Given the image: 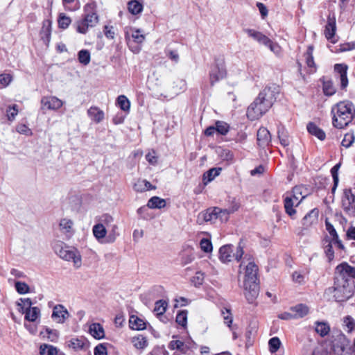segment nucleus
<instances>
[{"instance_id": "obj_1", "label": "nucleus", "mask_w": 355, "mask_h": 355, "mask_svg": "<svg viewBox=\"0 0 355 355\" xmlns=\"http://www.w3.org/2000/svg\"><path fill=\"white\" fill-rule=\"evenodd\" d=\"M279 93V88L277 85L272 84L266 86L248 106L246 114L248 118L254 121L261 117L272 106Z\"/></svg>"}, {"instance_id": "obj_2", "label": "nucleus", "mask_w": 355, "mask_h": 355, "mask_svg": "<svg viewBox=\"0 0 355 355\" xmlns=\"http://www.w3.org/2000/svg\"><path fill=\"white\" fill-rule=\"evenodd\" d=\"M331 114L334 127L342 129L347 126L355 117V106L349 101H340L331 107Z\"/></svg>"}, {"instance_id": "obj_3", "label": "nucleus", "mask_w": 355, "mask_h": 355, "mask_svg": "<svg viewBox=\"0 0 355 355\" xmlns=\"http://www.w3.org/2000/svg\"><path fill=\"white\" fill-rule=\"evenodd\" d=\"M258 266L254 261L245 266L244 289L245 296L248 303L252 304L259 293V279L257 277Z\"/></svg>"}, {"instance_id": "obj_4", "label": "nucleus", "mask_w": 355, "mask_h": 355, "mask_svg": "<svg viewBox=\"0 0 355 355\" xmlns=\"http://www.w3.org/2000/svg\"><path fill=\"white\" fill-rule=\"evenodd\" d=\"M98 22L97 4L95 1H90L84 6L82 18L76 21L73 26L78 33L86 34L89 28L96 26Z\"/></svg>"}, {"instance_id": "obj_5", "label": "nucleus", "mask_w": 355, "mask_h": 355, "mask_svg": "<svg viewBox=\"0 0 355 355\" xmlns=\"http://www.w3.org/2000/svg\"><path fill=\"white\" fill-rule=\"evenodd\" d=\"M331 350L337 355H350L349 340L339 330L333 331L331 340Z\"/></svg>"}, {"instance_id": "obj_6", "label": "nucleus", "mask_w": 355, "mask_h": 355, "mask_svg": "<svg viewBox=\"0 0 355 355\" xmlns=\"http://www.w3.org/2000/svg\"><path fill=\"white\" fill-rule=\"evenodd\" d=\"M55 252L62 259L73 262L76 268H79L82 264L81 256L76 250L71 249L63 243H58L54 247Z\"/></svg>"}, {"instance_id": "obj_7", "label": "nucleus", "mask_w": 355, "mask_h": 355, "mask_svg": "<svg viewBox=\"0 0 355 355\" xmlns=\"http://www.w3.org/2000/svg\"><path fill=\"white\" fill-rule=\"evenodd\" d=\"M234 245L232 244H227L221 246L219 249V259L223 263L230 262L232 259H234L237 261H240L244 254L243 245H242V241L239 243L236 248V251L233 253Z\"/></svg>"}, {"instance_id": "obj_8", "label": "nucleus", "mask_w": 355, "mask_h": 355, "mask_svg": "<svg viewBox=\"0 0 355 355\" xmlns=\"http://www.w3.org/2000/svg\"><path fill=\"white\" fill-rule=\"evenodd\" d=\"M226 76V69L223 58H215L214 64L211 66L209 72V79L211 85L225 78Z\"/></svg>"}, {"instance_id": "obj_9", "label": "nucleus", "mask_w": 355, "mask_h": 355, "mask_svg": "<svg viewBox=\"0 0 355 355\" xmlns=\"http://www.w3.org/2000/svg\"><path fill=\"white\" fill-rule=\"evenodd\" d=\"M342 206L346 214L355 217V194L352 193L350 188L343 190Z\"/></svg>"}, {"instance_id": "obj_10", "label": "nucleus", "mask_w": 355, "mask_h": 355, "mask_svg": "<svg viewBox=\"0 0 355 355\" xmlns=\"http://www.w3.org/2000/svg\"><path fill=\"white\" fill-rule=\"evenodd\" d=\"M226 212V211L223 210V209L218 207H209L206 210L201 211L198 214L197 220L200 224L202 222H210L211 223H214L218 217H221V214Z\"/></svg>"}, {"instance_id": "obj_11", "label": "nucleus", "mask_w": 355, "mask_h": 355, "mask_svg": "<svg viewBox=\"0 0 355 355\" xmlns=\"http://www.w3.org/2000/svg\"><path fill=\"white\" fill-rule=\"evenodd\" d=\"M335 274L337 275L335 279L339 282L340 279L345 284L347 282V277L355 279V267L343 262L336 266Z\"/></svg>"}, {"instance_id": "obj_12", "label": "nucleus", "mask_w": 355, "mask_h": 355, "mask_svg": "<svg viewBox=\"0 0 355 355\" xmlns=\"http://www.w3.org/2000/svg\"><path fill=\"white\" fill-rule=\"evenodd\" d=\"M336 31V23L335 15L334 13L332 15L329 13L327 17V21L324 28V35L328 40L331 41V42L334 44L336 42V40H333L335 36Z\"/></svg>"}, {"instance_id": "obj_13", "label": "nucleus", "mask_w": 355, "mask_h": 355, "mask_svg": "<svg viewBox=\"0 0 355 355\" xmlns=\"http://www.w3.org/2000/svg\"><path fill=\"white\" fill-rule=\"evenodd\" d=\"M67 347L74 351L87 350L89 347V343L86 338H72L67 343Z\"/></svg>"}, {"instance_id": "obj_14", "label": "nucleus", "mask_w": 355, "mask_h": 355, "mask_svg": "<svg viewBox=\"0 0 355 355\" xmlns=\"http://www.w3.org/2000/svg\"><path fill=\"white\" fill-rule=\"evenodd\" d=\"M42 108L56 110L60 108L63 102L55 96H44L41 100Z\"/></svg>"}, {"instance_id": "obj_15", "label": "nucleus", "mask_w": 355, "mask_h": 355, "mask_svg": "<svg viewBox=\"0 0 355 355\" xmlns=\"http://www.w3.org/2000/svg\"><path fill=\"white\" fill-rule=\"evenodd\" d=\"M19 312L25 314V320L30 322H35L40 315L39 308L35 306L33 309H25L20 302H16Z\"/></svg>"}, {"instance_id": "obj_16", "label": "nucleus", "mask_w": 355, "mask_h": 355, "mask_svg": "<svg viewBox=\"0 0 355 355\" xmlns=\"http://www.w3.org/2000/svg\"><path fill=\"white\" fill-rule=\"evenodd\" d=\"M257 144L259 147L265 148L271 142V135L266 128L261 127L257 134Z\"/></svg>"}, {"instance_id": "obj_17", "label": "nucleus", "mask_w": 355, "mask_h": 355, "mask_svg": "<svg viewBox=\"0 0 355 355\" xmlns=\"http://www.w3.org/2000/svg\"><path fill=\"white\" fill-rule=\"evenodd\" d=\"M69 316V313L63 305L58 304L54 306L51 317L57 322L64 323Z\"/></svg>"}, {"instance_id": "obj_18", "label": "nucleus", "mask_w": 355, "mask_h": 355, "mask_svg": "<svg viewBox=\"0 0 355 355\" xmlns=\"http://www.w3.org/2000/svg\"><path fill=\"white\" fill-rule=\"evenodd\" d=\"M348 67L345 64H336L334 65V71L340 75V88L345 89L348 85L347 78Z\"/></svg>"}, {"instance_id": "obj_19", "label": "nucleus", "mask_w": 355, "mask_h": 355, "mask_svg": "<svg viewBox=\"0 0 355 355\" xmlns=\"http://www.w3.org/2000/svg\"><path fill=\"white\" fill-rule=\"evenodd\" d=\"M335 285L336 286L334 287V297L336 302H345L347 301L350 295H347L344 293V290L345 289V284H343L342 286L338 284V282L336 280Z\"/></svg>"}, {"instance_id": "obj_20", "label": "nucleus", "mask_w": 355, "mask_h": 355, "mask_svg": "<svg viewBox=\"0 0 355 355\" xmlns=\"http://www.w3.org/2000/svg\"><path fill=\"white\" fill-rule=\"evenodd\" d=\"M92 232L94 237L98 241L104 243L106 238L107 230L105 226L102 223H97L93 226Z\"/></svg>"}, {"instance_id": "obj_21", "label": "nucleus", "mask_w": 355, "mask_h": 355, "mask_svg": "<svg viewBox=\"0 0 355 355\" xmlns=\"http://www.w3.org/2000/svg\"><path fill=\"white\" fill-rule=\"evenodd\" d=\"M307 131L311 135L316 137L321 141L326 138L325 132L313 122H309L306 125Z\"/></svg>"}, {"instance_id": "obj_22", "label": "nucleus", "mask_w": 355, "mask_h": 355, "mask_svg": "<svg viewBox=\"0 0 355 355\" xmlns=\"http://www.w3.org/2000/svg\"><path fill=\"white\" fill-rule=\"evenodd\" d=\"M87 114L90 119L96 123H101L104 119V112L96 106L91 107L87 110Z\"/></svg>"}, {"instance_id": "obj_23", "label": "nucleus", "mask_w": 355, "mask_h": 355, "mask_svg": "<svg viewBox=\"0 0 355 355\" xmlns=\"http://www.w3.org/2000/svg\"><path fill=\"white\" fill-rule=\"evenodd\" d=\"M290 310L293 312L295 319L302 318L306 316L309 311V307L304 304H298L291 307Z\"/></svg>"}, {"instance_id": "obj_24", "label": "nucleus", "mask_w": 355, "mask_h": 355, "mask_svg": "<svg viewBox=\"0 0 355 355\" xmlns=\"http://www.w3.org/2000/svg\"><path fill=\"white\" fill-rule=\"evenodd\" d=\"M89 334L96 339L100 340L105 337L103 326L99 323H92L89 328Z\"/></svg>"}, {"instance_id": "obj_25", "label": "nucleus", "mask_w": 355, "mask_h": 355, "mask_svg": "<svg viewBox=\"0 0 355 355\" xmlns=\"http://www.w3.org/2000/svg\"><path fill=\"white\" fill-rule=\"evenodd\" d=\"M319 211L315 208L308 212L302 219V223L304 226H310L314 223H316L318 218Z\"/></svg>"}, {"instance_id": "obj_26", "label": "nucleus", "mask_w": 355, "mask_h": 355, "mask_svg": "<svg viewBox=\"0 0 355 355\" xmlns=\"http://www.w3.org/2000/svg\"><path fill=\"white\" fill-rule=\"evenodd\" d=\"M129 326L132 329L138 331L145 329L146 327V322L142 319L134 315L130 317Z\"/></svg>"}, {"instance_id": "obj_27", "label": "nucleus", "mask_w": 355, "mask_h": 355, "mask_svg": "<svg viewBox=\"0 0 355 355\" xmlns=\"http://www.w3.org/2000/svg\"><path fill=\"white\" fill-rule=\"evenodd\" d=\"M221 168H211L207 171L202 177V180L205 184L211 182L216 177L220 175Z\"/></svg>"}, {"instance_id": "obj_28", "label": "nucleus", "mask_w": 355, "mask_h": 355, "mask_svg": "<svg viewBox=\"0 0 355 355\" xmlns=\"http://www.w3.org/2000/svg\"><path fill=\"white\" fill-rule=\"evenodd\" d=\"M147 207L150 209H162L166 207V201L158 196H153L148 201Z\"/></svg>"}, {"instance_id": "obj_29", "label": "nucleus", "mask_w": 355, "mask_h": 355, "mask_svg": "<svg viewBox=\"0 0 355 355\" xmlns=\"http://www.w3.org/2000/svg\"><path fill=\"white\" fill-rule=\"evenodd\" d=\"M277 136L282 146L286 147L290 144L288 132L284 127H278Z\"/></svg>"}, {"instance_id": "obj_30", "label": "nucleus", "mask_w": 355, "mask_h": 355, "mask_svg": "<svg viewBox=\"0 0 355 355\" xmlns=\"http://www.w3.org/2000/svg\"><path fill=\"white\" fill-rule=\"evenodd\" d=\"M315 324V330L320 336L324 337L329 333L330 327L327 322L317 321Z\"/></svg>"}, {"instance_id": "obj_31", "label": "nucleus", "mask_w": 355, "mask_h": 355, "mask_svg": "<svg viewBox=\"0 0 355 355\" xmlns=\"http://www.w3.org/2000/svg\"><path fill=\"white\" fill-rule=\"evenodd\" d=\"M59 226L60 230L64 233H72L73 232V222L72 220L64 218H62L60 221Z\"/></svg>"}, {"instance_id": "obj_32", "label": "nucleus", "mask_w": 355, "mask_h": 355, "mask_svg": "<svg viewBox=\"0 0 355 355\" xmlns=\"http://www.w3.org/2000/svg\"><path fill=\"white\" fill-rule=\"evenodd\" d=\"M284 204L286 213L291 217L294 216L296 213V211L293 207L294 202L293 197H285L284 200Z\"/></svg>"}, {"instance_id": "obj_33", "label": "nucleus", "mask_w": 355, "mask_h": 355, "mask_svg": "<svg viewBox=\"0 0 355 355\" xmlns=\"http://www.w3.org/2000/svg\"><path fill=\"white\" fill-rule=\"evenodd\" d=\"M323 245H324V252L326 254V256L328 258L329 261H332L334 258V252L333 250L331 241H330V239L329 238L326 237L323 240Z\"/></svg>"}, {"instance_id": "obj_34", "label": "nucleus", "mask_w": 355, "mask_h": 355, "mask_svg": "<svg viewBox=\"0 0 355 355\" xmlns=\"http://www.w3.org/2000/svg\"><path fill=\"white\" fill-rule=\"evenodd\" d=\"M129 12L132 15H137L143 10V6L137 0H131L128 3Z\"/></svg>"}, {"instance_id": "obj_35", "label": "nucleus", "mask_w": 355, "mask_h": 355, "mask_svg": "<svg viewBox=\"0 0 355 355\" xmlns=\"http://www.w3.org/2000/svg\"><path fill=\"white\" fill-rule=\"evenodd\" d=\"M40 355H56L58 354V349L51 345L42 344L40 347Z\"/></svg>"}, {"instance_id": "obj_36", "label": "nucleus", "mask_w": 355, "mask_h": 355, "mask_svg": "<svg viewBox=\"0 0 355 355\" xmlns=\"http://www.w3.org/2000/svg\"><path fill=\"white\" fill-rule=\"evenodd\" d=\"M313 46L310 45L308 46L307 50L306 53H304V56L306 59V63L307 66L309 68H314L315 69V64L314 62L313 56ZM315 69H314L313 71H315Z\"/></svg>"}, {"instance_id": "obj_37", "label": "nucleus", "mask_w": 355, "mask_h": 355, "mask_svg": "<svg viewBox=\"0 0 355 355\" xmlns=\"http://www.w3.org/2000/svg\"><path fill=\"white\" fill-rule=\"evenodd\" d=\"M116 104L124 112H128L130 107V102L124 95H120L116 99Z\"/></svg>"}, {"instance_id": "obj_38", "label": "nucleus", "mask_w": 355, "mask_h": 355, "mask_svg": "<svg viewBox=\"0 0 355 355\" xmlns=\"http://www.w3.org/2000/svg\"><path fill=\"white\" fill-rule=\"evenodd\" d=\"M111 230L109 231L108 234L105 238V241H104L105 243H114L119 234L117 232L118 227L116 225H111Z\"/></svg>"}, {"instance_id": "obj_39", "label": "nucleus", "mask_w": 355, "mask_h": 355, "mask_svg": "<svg viewBox=\"0 0 355 355\" xmlns=\"http://www.w3.org/2000/svg\"><path fill=\"white\" fill-rule=\"evenodd\" d=\"M58 26L61 29H66L71 23V19L64 13H60L58 19Z\"/></svg>"}, {"instance_id": "obj_40", "label": "nucleus", "mask_w": 355, "mask_h": 355, "mask_svg": "<svg viewBox=\"0 0 355 355\" xmlns=\"http://www.w3.org/2000/svg\"><path fill=\"white\" fill-rule=\"evenodd\" d=\"M51 33V21L49 19H46L42 23V27L41 30V34L43 35L46 40L49 42Z\"/></svg>"}, {"instance_id": "obj_41", "label": "nucleus", "mask_w": 355, "mask_h": 355, "mask_svg": "<svg viewBox=\"0 0 355 355\" xmlns=\"http://www.w3.org/2000/svg\"><path fill=\"white\" fill-rule=\"evenodd\" d=\"M90 58V53L88 50L82 49L78 53V60L84 65H87L89 63Z\"/></svg>"}, {"instance_id": "obj_42", "label": "nucleus", "mask_w": 355, "mask_h": 355, "mask_svg": "<svg viewBox=\"0 0 355 355\" xmlns=\"http://www.w3.org/2000/svg\"><path fill=\"white\" fill-rule=\"evenodd\" d=\"M167 306L168 304L165 300H159L155 302L154 312L157 315H162L166 312Z\"/></svg>"}, {"instance_id": "obj_43", "label": "nucleus", "mask_w": 355, "mask_h": 355, "mask_svg": "<svg viewBox=\"0 0 355 355\" xmlns=\"http://www.w3.org/2000/svg\"><path fill=\"white\" fill-rule=\"evenodd\" d=\"M164 53L173 62L175 63H178L180 60L179 53L178 50L173 49L171 48L170 46H167L165 50Z\"/></svg>"}, {"instance_id": "obj_44", "label": "nucleus", "mask_w": 355, "mask_h": 355, "mask_svg": "<svg viewBox=\"0 0 355 355\" xmlns=\"http://www.w3.org/2000/svg\"><path fill=\"white\" fill-rule=\"evenodd\" d=\"M15 288L17 292L20 295H24L30 292L29 286L23 282L16 281L15 282Z\"/></svg>"}, {"instance_id": "obj_45", "label": "nucleus", "mask_w": 355, "mask_h": 355, "mask_svg": "<svg viewBox=\"0 0 355 355\" xmlns=\"http://www.w3.org/2000/svg\"><path fill=\"white\" fill-rule=\"evenodd\" d=\"M216 132L221 135H225L230 129L229 125L222 121H217L215 123Z\"/></svg>"}, {"instance_id": "obj_46", "label": "nucleus", "mask_w": 355, "mask_h": 355, "mask_svg": "<svg viewBox=\"0 0 355 355\" xmlns=\"http://www.w3.org/2000/svg\"><path fill=\"white\" fill-rule=\"evenodd\" d=\"M187 313L188 311L187 310L180 311L176 315V322L182 327H186L187 324Z\"/></svg>"}, {"instance_id": "obj_47", "label": "nucleus", "mask_w": 355, "mask_h": 355, "mask_svg": "<svg viewBox=\"0 0 355 355\" xmlns=\"http://www.w3.org/2000/svg\"><path fill=\"white\" fill-rule=\"evenodd\" d=\"M221 314L223 315L224 322L230 329H232L233 317L231 313V310L227 308H224L223 309L221 310Z\"/></svg>"}, {"instance_id": "obj_48", "label": "nucleus", "mask_w": 355, "mask_h": 355, "mask_svg": "<svg viewBox=\"0 0 355 355\" xmlns=\"http://www.w3.org/2000/svg\"><path fill=\"white\" fill-rule=\"evenodd\" d=\"M312 355H331V352L328 349L327 345L322 343L314 349Z\"/></svg>"}, {"instance_id": "obj_49", "label": "nucleus", "mask_w": 355, "mask_h": 355, "mask_svg": "<svg viewBox=\"0 0 355 355\" xmlns=\"http://www.w3.org/2000/svg\"><path fill=\"white\" fill-rule=\"evenodd\" d=\"M336 90L331 80L323 83V92L324 95L331 96L336 93Z\"/></svg>"}, {"instance_id": "obj_50", "label": "nucleus", "mask_w": 355, "mask_h": 355, "mask_svg": "<svg viewBox=\"0 0 355 355\" xmlns=\"http://www.w3.org/2000/svg\"><path fill=\"white\" fill-rule=\"evenodd\" d=\"M132 343L135 347L139 349H142L147 346L146 338L141 336L133 338Z\"/></svg>"}, {"instance_id": "obj_51", "label": "nucleus", "mask_w": 355, "mask_h": 355, "mask_svg": "<svg viewBox=\"0 0 355 355\" xmlns=\"http://www.w3.org/2000/svg\"><path fill=\"white\" fill-rule=\"evenodd\" d=\"M201 250L206 253L212 252L213 246L210 239L203 238L200 241Z\"/></svg>"}, {"instance_id": "obj_52", "label": "nucleus", "mask_w": 355, "mask_h": 355, "mask_svg": "<svg viewBox=\"0 0 355 355\" xmlns=\"http://www.w3.org/2000/svg\"><path fill=\"white\" fill-rule=\"evenodd\" d=\"M269 349L271 353H275L281 345V341L278 337H273L268 341Z\"/></svg>"}, {"instance_id": "obj_53", "label": "nucleus", "mask_w": 355, "mask_h": 355, "mask_svg": "<svg viewBox=\"0 0 355 355\" xmlns=\"http://www.w3.org/2000/svg\"><path fill=\"white\" fill-rule=\"evenodd\" d=\"M18 106L16 104L10 105L6 110V116L9 121H12L15 119L18 113Z\"/></svg>"}, {"instance_id": "obj_54", "label": "nucleus", "mask_w": 355, "mask_h": 355, "mask_svg": "<svg viewBox=\"0 0 355 355\" xmlns=\"http://www.w3.org/2000/svg\"><path fill=\"white\" fill-rule=\"evenodd\" d=\"M355 139V136L353 133H347L345 135L344 138L341 142L342 146L345 148L350 147L354 143Z\"/></svg>"}, {"instance_id": "obj_55", "label": "nucleus", "mask_w": 355, "mask_h": 355, "mask_svg": "<svg viewBox=\"0 0 355 355\" xmlns=\"http://www.w3.org/2000/svg\"><path fill=\"white\" fill-rule=\"evenodd\" d=\"M107 343H100L94 347V355H107Z\"/></svg>"}, {"instance_id": "obj_56", "label": "nucleus", "mask_w": 355, "mask_h": 355, "mask_svg": "<svg viewBox=\"0 0 355 355\" xmlns=\"http://www.w3.org/2000/svg\"><path fill=\"white\" fill-rule=\"evenodd\" d=\"M344 324L347 327L348 332H352L355 329V320L350 315L344 318Z\"/></svg>"}, {"instance_id": "obj_57", "label": "nucleus", "mask_w": 355, "mask_h": 355, "mask_svg": "<svg viewBox=\"0 0 355 355\" xmlns=\"http://www.w3.org/2000/svg\"><path fill=\"white\" fill-rule=\"evenodd\" d=\"M204 280V273L201 271H198L196 273V275L192 277L191 282L195 285V286L198 287L202 284Z\"/></svg>"}, {"instance_id": "obj_58", "label": "nucleus", "mask_w": 355, "mask_h": 355, "mask_svg": "<svg viewBox=\"0 0 355 355\" xmlns=\"http://www.w3.org/2000/svg\"><path fill=\"white\" fill-rule=\"evenodd\" d=\"M268 47L270 50L276 55H279L281 53V47L277 43L273 42L270 38L268 42L265 45Z\"/></svg>"}, {"instance_id": "obj_59", "label": "nucleus", "mask_w": 355, "mask_h": 355, "mask_svg": "<svg viewBox=\"0 0 355 355\" xmlns=\"http://www.w3.org/2000/svg\"><path fill=\"white\" fill-rule=\"evenodd\" d=\"M114 221V218L112 216H110V214H103L101 217H100V223H102L105 225H106L107 227H109L110 225H112V223H113Z\"/></svg>"}, {"instance_id": "obj_60", "label": "nucleus", "mask_w": 355, "mask_h": 355, "mask_svg": "<svg viewBox=\"0 0 355 355\" xmlns=\"http://www.w3.org/2000/svg\"><path fill=\"white\" fill-rule=\"evenodd\" d=\"M132 37L134 41L139 44L142 43L145 39V36L141 33L139 29L134 31L132 33Z\"/></svg>"}, {"instance_id": "obj_61", "label": "nucleus", "mask_w": 355, "mask_h": 355, "mask_svg": "<svg viewBox=\"0 0 355 355\" xmlns=\"http://www.w3.org/2000/svg\"><path fill=\"white\" fill-rule=\"evenodd\" d=\"M12 77L9 73L0 74V84L3 87L8 86L12 81Z\"/></svg>"}, {"instance_id": "obj_62", "label": "nucleus", "mask_w": 355, "mask_h": 355, "mask_svg": "<svg viewBox=\"0 0 355 355\" xmlns=\"http://www.w3.org/2000/svg\"><path fill=\"white\" fill-rule=\"evenodd\" d=\"M326 230L332 237V239H338V234L333 226V225L329 222L327 220L325 221Z\"/></svg>"}, {"instance_id": "obj_63", "label": "nucleus", "mask_w": 355, "mask_h": 355, "mask_svg": "<svg viewBox=\"0 0 355 355\" xmlns=\"http://www.w3.org/2000/svg\"><path fill=\"white\" fill-rule=\"evenodd\" d=\"M355 49V42H347L340 45L339 52H345Z\"/></svg>"}, {"instance_id": "obj_64", "label": "nucleus", "mask_w": 355, "mask_h": 355, "mask_svg": "<svg viewBox=\"0 0 355 355\" xmlns=\"http://www.w3.org/2000/svg\"><path fill=\"white\" fill-rule=\"evenodd\" d=\"M184 346V343L180 340H172L168 344V348L171 350L178 349L181 350Z\"/></svg>"}]
</instances>
